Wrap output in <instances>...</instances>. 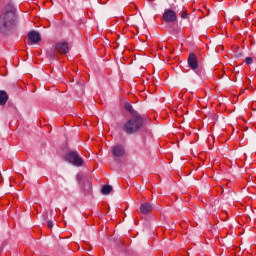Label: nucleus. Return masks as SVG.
Instances as JSON below:
<instances>
[{"instance_id": "2", "label": "nucleus", "mask_w": 256, "mask_h": 256, "mask_svg": "<svg viewBox=\"0 0 256 256\" xmlns=\"http://www.w3.org/2000/svg\"><path fill=\"white\" fill-rule=\"evenodd\" d=\"M17 27V14L15 13V6L7 4L0 14V33L3 35H10Z\"/></svg>"}, {"instance_id": "13", "label": "nucleus", "mask_w": 256, "mask_h": 256, "mask_svg": "<svg viewBox=\"0 0 256 256\" xmlns=\"http://www.w3.org/2000/svg\"><path fill=\"white\" fill-rule=\"evenodd\" d=\"M43 217H44V220H45V221H48V222H47V227H48V229H53V221H52V220H49V213L44 212V213H43Z\"/></svg>"}, {"instance_id": "6", "label": "nucleus", "mask_w": 256, "mask_h": 256, "mask_svg": "<svg viewBox=\"0 0 256 256\" xmlns=\"http://www.w3.org/2000/svg\"><path fill=\"white\" fill-rule=\"evenodd\" d=\"M162 17L165 23H175L177 21V13L172 9H166Z\"/></svg>"}, {"instance_id": "9", "label": "nucleus", "mask_w": 256, "mask_h": 256, "mask_svg": "<svg viewBox=\"0 0 256 256\" xmlns=\"http://www.w3.org/2000/svg\"><path fill=\"white\" fill-rule=\"evenodd\" d=\"M28 37V41H30L33 45L39 43V41H41V35L39 34V32L32 30L28 33L27 35Z\"/></svg>"}, {"instance_id": "16", "label": "nucleus", "mask_w": 256, "mask_h": 256, "mask_svg": "<svg viewBox=\"0 0 256 256\" xmlns=\"http://www.w3.org/2000/svg\"><path fill=\"white\" fill-rule=\"evenodd\" d=\"M51 59H55V51L50 54Z\"/></svg>"}, {"instance_id": "1", "label": "nucleus", "mask_w": 256, "mask_h": 256, "mask_svg": "<svg viewBox=\"0 0 256 256\" xmlns=\"http://www.w3.org/2000/svg\"><path fill=\"white\" fill-rule=\"evenodd\" d=\"M125 110L130 113L131 117L127 120L122 129L124 133L127 135H135V133H139V130L145 125V121H147V115H141L135 109H133V105L131 103L126 102Z\"/></svg>"}, {"instance_id": "14", "label": "nucleus", "mask_w": 256, "mask_h": 256, "mask_svg": "<svg viewBox=\"0 0 256 256\" xmlns=\"http://www.w3.org/2000/svg\"><path fill=\"white\" fill-rule=\"evenodd\" d=\"M180 17H181V19H189V14L187 13V10H184L182 8V10L180 12Z\"/></svg>"}, {"instance_id": "8", "label": "nucleus", "mask_w": 256, "mask_h": 256, "mask_svg": "<svg viewBox=\"0 0 256 256\" xmlns=\"http://www.w3.org/2000/svg\"><path fill=\"white\" fill-rule=\"evenodd\" d=\"M125 153V146L123 144H118L112 147V155L115 157H124Z\"/></svg>"}, {"instance_id": "10", "label": "nucleus", "mask_w": 256, "mask_h": 256, "mask_svg": "<svg viewBox=\"0 0 256 256\" xmlns=\"http://www.w3.org/2000/svg\"><path fill=\"white\" fill-rule=\"evenodd\" d=\"M151 211H153V205H151V203L143 202L140 205V212L142 213V215H149Z\"/></svg>"}, {"instance_id": "5", "label": "nucleus", "mask_w": 256, "mask_h": 256, "mask_svg": "<svg viewBox=\"0 0 256 256\" xmlns=\"http://www.w3.org/2000/svg\"><path fill=\"white\" fill-rule=\"evenodd\" d=\"M77 179L82 186V191L85 195H91L93 193V186L91 184V177L87 175H78Z\"/></svg>"}, {"instance_id": "15", "label": "nucleus", "mask_w": 256, "mask_h": 256, "mask_svg": "<svg viewBox=\"0 0 256 256\" xmlns=\"http://www.w3.org/2000/svg\"><path fill=\"white\" fill-rule=\"evenodd\" d=\"M246 65H251L253 63V58L252 57H246L244 60Z\"/></svg>"}, {"instance_id": "11", "label": "nucleus", "mask_w": 256, "mask_h": 256, "mask_svg": "<svg viewBox=\"0 0 256 256\" xmlns=\"http://www.w3.org/2000/svg\"><path fill=\"white\" fill-rule=\"evenodd\" d=\"M8 101H9V94H7V91L0 90V106L5 107Z\"/></svg>"}, {"instance_id": "12", "label": "nucleus", "mask_w": 256, "mask_h": 256, "mask_svg": "<svg viewBox=\"0 0 256 256\" xmlns=\"http://www.w3.org/2000/svg\"><path fill=\"white\" fill-rule=\"evenodd\" d=\"M113 191V186L111 185H104L101 189L102 195H109Z\"/></svg>"}, {"instance_id": "4", "label": "nucleus", "mask_w": 256, "mask_h": 256, "mask_svg": "<svg viewBox=\"0 0 256 256\" xmlns=\"http://www.w3.org/2000/svg\"><path fill=\"white\" fill-rule=\"evenodd\" d=\"M188 66L192 71H194L196 74L201 77L205 71L203 70V67L199 65V58H197V55L195 53H190L187 59Z\"/></svg>"}, {"instance_id": "3", "label": "nucleus", "mask_w": 256, "mask_h": 256, "mask_svg": "<svg viewBox=\"0 0 256 256\" xmlns=\"http://www.w3.org/2000/svg\"><path fill=\"white\" fill-rule=\"evenodd\" d=\"M64 160L68 163H71V165H74V167H83L85 161L83 160V157L79 155V152L76 150H68L67 153L64 155Z\"/></svg>"}, {"instance_id": "7", "label": "nucleus", "mask_w": 256, "mask_h": 256, "mask_svg": "<svg viewBox=\"0 0 256 256\" xmlns=\"http://www.w3.org/2000/svg\"><path fill=\"white\" fill-rule=\"evenodd\" d=\"M55 50L60 55H67V53H69V44L67 42L57 43L56 46H55Z\"/></svg>"}]
</instances>
